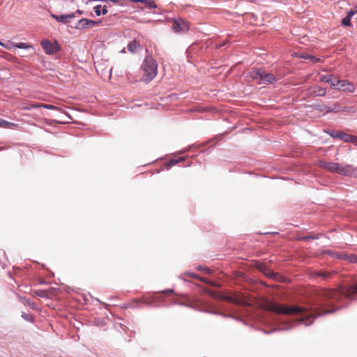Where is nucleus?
Wrapping results in <instances>:
<instances>
[{
	"label": "nucleus",
	"instance_id": "1",
	"mask_svg": "<svg viewBox=\"0 0 357 357\" xmlns=\"http://www.w3.org/2000/svg\"><path fill=\"white\" fill-rule=\"evenodd\" d=\"M259 305L264 310L274 312L277 314H295L302 312L305 309L301 307H288L279 305L268 298H263L259 301Z\"/></svg>",
	"mask_w": 357,
	"mask_h": 357
},
{
	"label": "nucleus",
	"instance_id": "2",
	"mask_svg": "<svg viewBox=\"0 0 357 357\" xmlns=\"http://www.w3.org/2000/svg\"><path fill=\"white\" fill-rule=\"evenodd\" d=\"M319 166L331 173H337L342 176L357 177V168L351 165H341L337 162L319 161Z\"/></svg>",
	"mask_w": 357,
	"mask_h": 357
},
{
	"label": "nucleus",
	"instance_id": "3",
	"mask_svg": "<svg viewBox=\"0 0 357 357\" xmlns=\"http://www.w3.org/2000/svg\"><path fill=\"white\" fill-rule=\"evenodd\" d=\"M141 68L144 72L142 79L146 83L150 82L157 75L158 63L150 56L145 57Z\"/></svg>",
	"mask_w": 357,
	"mask_h": 357
},
{
	"label": "nucleus",
	"instance_id": "4",
	"mask_svg": "<svg viewBox=\"0 0 357 357\" xmlns=\"http://www.w3.org/2000/svg\"><path fill=\"white\" fill-rule=\"evenodd\" d=\"M102 23L101 20L94 21L88 20L86 18H82L79 20L76 24L75 28L77 29H91L94 26H98Z\"/></svg>",
	"mask_w": 357,
	"mask_h": 357
},
{
	"label": "nucleus",
	"instance_id": "5",
	"mask_svg": "<svg viewBox=\"0 0 357 357\" xmlns=\"http://www.w3.org/2000/svg\"><path fill=\"white\" fill-rule=\"evenodd\" d=\"M172 29L176 33H183L189 29V24L182 19H174L172 22Z\"/></svg>",
	"mask_w": 357,
	"mask_h": 357
},
{
	"label": "nucleus",
	"instance_id": "6",
	"mask_svg": "<svg viewBox=\"0 0 357 357\" xmlns=\"http://www.w3.org/2000/svg\"><path fill=\"white\" fill-rule=\"evenodd\" d=\"M337 85L335 88L346 92H353L355 90L354 85L346 79H338L336 82Z\"/></svg>",
	"mask_w": 357,
	"mask_h": 357
},
{
	"label": "nucleus",
	"instance_id": "7",
	"mask_svg": "<svg viewBox=\"0 0 357 357\" xmlns=\"http://www.w3.org/2000/svg\"><path fill=\"white\" fill-rule=\"evenodd\" d=\"M41 46L47 54H53L59 50V46L57 43H52L49 40L41 42Z\"/></svg>",
	"mask_w": 357,
	"mask_h": 357
},
{
	"label": "nucleus",
	"instance_id": "8",
	"mask_svg": "<svg viewBox=\"0 0 357 357\" xmlns=\"http://www.w3.org/2000/svg\"><path fill=\"white\" fill-rule=\"evenodd\" d=\"M257 267L265 275L268 276L270 278L274 279L275 280H279L281 278V276L278 273H274L272 270L268 268L265 264L258 263Z\"/></svg>",
	"mask_w": 357,
	"mask_h": 357
},
{
	"label": "nucleus",
	"instance_id": "9",
	"mask_svg": "<svg viewBox=\"0 0 357 357\" xmlns=\"http://www.w3.org/2000/svg\"><path fill=\"white\" fill-rule=\"evenodd\" d=\"M51 17L56 20L57 22L63 23V24H68L71 22L72 20L75 18V14H63V15H55L53 13L50 14Z\"/></svg>",
	"mask_w": 357,
	"mask_h": 357
},
{
	"label": "nucleus",
	"instance_id": "10",
	"mask_svg": "<svg viewBox=\"0 0 357 357\" xmlns=\"http://www.w3.org/2000/svg\"><path fill=\"white\" fill-rule=\"evenodd\" d=\"M260 73H261V77L260 76L259 84H272L276 81L273 74L268 73L262 68Z\"/></svg>",
	"mask_w": 357,
	"mask_h": 357
},
{
	"label": "nucleus",
	"instance_id": "11",
	"mask_svg": "<svg viewBox=\"0 0 357 357\" xmlns=\"http://www.w3.org/2000/svg\"><path fill=\"white\" fill-rule=\"evenodd\" d=\"M307 93L311 96H324L326 94V89L319 86H313L307 89Z\"/></svg>",
	"mask_w": 357,
	"mask_h": 357
},
{
	"label": "nucleus",
	"instance_id": "12",
	"mask_svg": "<svg viewBox=\"0 0 357 357\" xmlns=\"http://www.w3.org/2000/svg\"><path fill=\"white\" fill-rule=\"evenodd\" d=\"M261 68L254 69L248 72L246 75V78L248 82L258 81L259 82L260 76L261 77V73H260Z\"/></svg>",
	"mask_w": 357,
	"mask_h": 357
},
{
	"label": "nucleus",
	"instance_id": "13",
	"mask_svg": "<svg viewBox=\"0 0 357 357\" xmlns=\"http://www.w3.org/2000/svg\"><path fill=\"white\" fill-rule=\"evenodd\" d=\"M127 48L130 52L135 54L141 50L142 49V46L139 40L135 39L128 44Z\"/></svg>",
	"mask_w": 357,
	"mask_h": 357
},
{
	"label": "nucleus",
	"instance_id": "14",
	"mask_svg": "<svg viewBox=\"0 0 357 357\" xmlns=\"http://www.w3.org/2000/svg\"><path fill=\"white\" fill-rule=\"evenodd\" d=\"M337 79L334 77L333 75H322L320 76V81L326 83H328L331 86H336L337 84H336Z\"/></svg>",
	"mask_w": 357,
	"mask_h": 357
},
{
	"label": "nucleus",
	"instance_id": "15",
	"mask_svg": "<svg viewBox=\"0 0 357 357\" xmlns=\"http://www.w3.org/2000/svg\"><path fill=\"white\" fill-rule=\"evenodd\" d=\"M93 9L97 16H100L101 14L106 15L108 13L107 5H97Z\"/></svg>",
	"mask_w": 357,
	"mask_h": 357
},
{
	"label": "nucleus",
	"instance_id": "16",
	"mask_svg": "<svg viewBox=\"0 0 357 357\" xmlns=\"http://www.w3.org/2000/svg\"><path fill=\"white\" fill-rule=\"evenodd\" d=\"M353 15H354L352 11H351V10L348 11L347 17L343 18L342 20V24L344 26H351V19Z\"/></svg>",
	"mask_w": 357,
	"mask_h": 357
},
{
	"label": "nucleus",
	"instance_id": "17",
	"mask_svg": "<svg viewBox=\"0 0 357 357\" xmlns=\"http://www.w3.org/2000/svg\"><path fill=\"white\" fill-rule=\"evenodd\" d=\"M17 126L16 123L8 122L0 118V127L4 128H13Z\"/></svg>",
	"mask_w": 357,
	"mask_h": 357
},
{
	"label": "nucleus",
	"instance_id": "18",
	"mask_svg": "<svg viewBox=\"0 0 357 357\" xmlns=\"http://www.w3.org/2000/svg\"><path fill=\"white\" fill-rule=\"evenodd\" d=\"M339 111L349 112L350 109L347 107H344L341 109V107L335 105L333 107H331L327 109V112H337Z\"/></svg>",
	"mask_w": 357,
	"mask_h": 357
},
{
	"label": "nucleus",
	"instance_id": "19",
	"mask_svg": "<svg viewBox=\"0 0 357 357\" xmlns=\"http://www.w3.org/2000/svg\"><path fill=\"white\" fill-rule=\"evenodd\" d=\"M44 107L47 109H59V108L57 107L52 105H47V104L33 105V106H32L33 108H36V107Z\"/></svg>",
	"mask_w": 357,
	"mask_h": 357
},
{
	"label": "nucleus",
	"instance_id": "20",
	"mask_svg": "<svg viewBox=\"0 0 357 357\" xmlns=\"http://www.w3.org/2000/svg\"><path fill=\"white\" fill-rule=\"evenodd\" d=\"M14 47L20 49H33V46L25 43H18L13 45Z\"/></svg>",
	"mask_w": 357,
	"mask_h": 357
},
{
	"label": "nucleus",
	"instance_id": "21",
	"mask_svg": "<svg viewBox=\"0 0 357 357\" xmlns=\"http://www.w3.org/2000/svg\"><path fill=\"white\" fill-rule=\"evenodd\" d=\"M339 139L345 142H348V141L350 139V135L340 132L339 134Z\"/></svg>",
	"mask_w": 357,
	"mask_h": 357
},
{
	"label": "nucleus",
	"instance_id": "22",
	"mask_svg": "<svg viewBox=\"0 0 357 357\" xmlns=\"http://www.w3.org/2000/svg\"><path fill=\"white\" fill-rule=\"evenodd\" d=\"M326 132L327 134H328L333 138H339V134L340 132L333 130L326 131Z\"/></svg>",
	"mask_w": 357,
	"mask_h": 357
},
{
	"label": "nucleus",
	"instance_id": "23",
	"mask_svg": "<svg viewBox=\"0 0 357 357\" xmlns=\"http://www.w3.org/2000/svg\"><path fill=\"white\" fill-rule=\"evenodd\" d=\"M319 238V236L318 235H310V236H303L301 238V240L303 241H307V240H310V239H318Z\"/></svg>",
	"mask_w": 357,
	"mask_h": 357
},
{
	"label": "nucleus",
	"instance_id": "24",
	"mask_svg": "<svg viewBox=\"0 0 357 357\" xmlns=\"http://www.w3.org/2000/svg\"><path fill=\"white\" fill-rule=\"evenodd\" d=\"M146 7L148 8H155L157 7L156 4L155 3V2L152 0H150L146 4Z\"/></svg>",
	"mask_w": 357,
	"mask_h": 357
},
{
	"label": "nucleus",
	"instance_id": "25",
	"mask_svg": "<svg viewBox=\"0 0 357 357\" xmlns=\"http://www.w3.org/2000/svg\"><path fill=\"white\" fill-rule=\"evenodd\" d=\"M22 317L24 319H25V320H26L28 321H33V319L32 316H31V315H29V314H28L26 313H22Z\"/></svg>",
	"mask_w": 357,
	"mask_h": 357
},
{
	"label": "nucleus",
	"instance_id": "26",
	"mask_svg": "<svg viewBox=\"0 0 357 357\" xmlns=\"http://www.w3.org/2000/svg\"><path fill=\"white\" fill-rule=\"evenodd\" d=\"M351 263L357 264V255H351L348 257Z\"/></svg>",
	"mask_w": 357,
	"mask_h": 357
},
{
	"label": "nucleus",
	"instance_id": "27",
	"mask_svg": "<svg viewBox=\"0 0 357 357\" xmlns=\"http://www.w3.org/2000/svg\"><path fill=\"white\" fill-rule=\"evenodd\" d=\"M49 291H35V294L39 297H46Z\"/></svg>",
	"mask_w": 357,
	"mask_h": 357
},
{
	"label": "nucleus",
	"instance_id": "28",
	"mask_svg": "<svg viewBox=\"0 0 357 357\" xmlns=\"http://www.w3.org/2000/svg\"><path fill=\"white\" fill-rule=\"evenodd\" d=\"M317 276L322 277L324 279L329 278L330 274L326 272H319L317 273Z\"/></svg>",
	"mask_w": 357,
	"mask_h": 357
},
{
	"label": "nucleus",
	"instance_id": "29",
	"mask_svg": "<svg viewBox=\"0 0 357 357\" xmlns=\"http://www.w3.org/2000/svg\"><path fill=\"white\" fill-rule=\"evenodd\" d=\"M186 275H188L193 278H197V279L202 280V282H205V280H204L203 278H198V276L196 274H195L194 273L188 272V273H186Z\"/></svg>",
	"mask_w": 357,
	"mask_h": 357
},
{
	"label": "nucleus",
	"instance_id": "30",
	"mask_svg": "<svg viewBox=\"0 0 357 357\" xmlns=\"http://www.w3.org/2000/svg\"><path fill=\"white\" fill-rule=\"evenodd\" d=\"M197 269H199L200 271H204L205 273H211L210 269L208 267H206V266H199L197 267Z\"/></svg>",
	"mask_w": 357,
	"mask_h": 357
},
{
	"label": "nucleus",
	"instance_id": "31",
	"mask_svg": "<svg viewBox=\"0 0 357 357\" xmlns=\"http://www.w3.org/2000/svg\"><path fill=\"white\" fill-rule=\"evenodd\" d=\"M0 45L3 47H4L5 48L8 49V50H10L11 47H14L13 45H14L13 43H8L6 44H3L2 43L0 42Z\"/></svg>",
	"mask_w": 357,
	"mask_h": 357
},
{
	"label": "nucleus",
	"instance_id": "32",
	"mask_svg": "<svg viewBox=\"0 0 357 357\" xmlns=\"http://www.w3.org/2000/svg\"><path fill=\"white\" fill-rule=\"evenodd\" d=\"M348 142L354 143L357 144V137L350 135V139Z\"/></svg>",
	"mask_w": 357,
	"mask_h": 357
},
{
	"label": "nucleus",
	"instance_id": "33",
	"mask_svg": "<svg viewBox=\"0 0 357 357\" xmlns=\"http://www.w3.org/2000/svg\"><path fill=\"white\" fill-rule=\"evenodd\" d=\"M209 292L211 293V295L214 297H222V296L220 295L221 291H209Z\"/></svg>",
	"mask_w": 357,
	"mask_h": 357
},
{
	"label": "nucleus",
	"instance_id": "34",
	"mask_svg": "<svg viewBox=\"0 0 357 357\" xmlns=\"http://www.w3.org/2000/svg\"><path fill=\"white\" fill-rule=\"evenodd\" d=\"M344 292H345L346 296L349 297L350 298H352L353 294H354L355 293H357V291H344Z\"/></svg>",
	"mask_w": 357,
	"mask_h": 357
},
{
	"label": "nucleus",
	"instance_id": "35",
	"mask_svg": "<svg viewBox=\"0 0 357 357\" xmlns=\"http://www.w3.org/2000/svg\"><path fill=\"white\" fill-rule=\"evenodd\" d=\"M181 160H183L182 158H181L180 160L173 159L169 162V163L171 165H174L177 164L179 161H181Z\"/></svg>",
	"mask_w": 357,
	"mask_h": 357
},
{
	"label": "nucleus",
	"instance_id": "36",
	"mask_svg": "<svg viewBox=\"0 0 357 357\" xmlns=\"http://www.w3.org/2000/svg\"><path fill=\"white\" fill-rule=\"evenodd\" d=\"M82 13H83V11L80 10H77L75 12L72 13V14H75V18L79 17Z\"/></svg>",
	"mask_w": 357,
	"mask_h": 357
},
{
	"label": "nucleus",
	"instance_id": "37",
	"mask_svg": "<svg viewBox=\"0 0 357 357\" xmlns=\"http://www.w3.org/2000/svg\"><path fill=\"white\" fill-rule=\"evenodd\" d=\"M310 59L313 62V63H317V62H319L321 61L320 59H318V58H316L314 56H310Z\"/></svg>",
	"mask_w": 357,
	"mask_h": 357
},
{
	"label": "nucleus",
	"instance_id": "38",
	"mask_svg": "<svg viewBox=\"0 0 357 357\" xmlns=\"http://www.w3.org/2000/svg\"><path fill=\"white\" fill-rule=\"evenodd\" d=\"M228 43H229V42H228V40H225L224 42H222V43H220V44L217 45V47H218V48H220V47H223V46L226 45Z\"/></svg>",
	"mask_w": 357,
	"mask_h": 357
},
{
	"label": "nucleus",
	"instance_id": "39",
	"mask_svg": "<svg viewBox=\"0 0 357 357\" xmlns=\"http://www.w3.org/2000/svg\"><path fill=\"white\" fill-rule=\"evenodd\" d=\"M354 13V15L357 13V5L352 8L351 10Z\"/></svg>",
	"mask_w": 357,
	"mask_h": 357
},
{
	"label": "nucleus",
	"instance_id": "40",
	"mask_svg": "<svg viewBox=\"0 0 357 357\" xmlns=\"http://www.w3.org/2000/svg\"><path fill=\"white\" fill-rule=\"evenodd\" d=\"M150 0H137V2L146 4Z\"/></svg>",
	"mask_w": 357,
	"mask_h": 357
},
{
	"label": "nucleus",
	"instance_id": "41",
	"mask_svg": "<svg viewBox=\"0 0 357 357\" xmlns=\"http://www.w3.org/2000/svg\"><path fill=\"white\" fill-rule=\"evenodd\" d=\"M301 58H304V59H310V56H308V55H304V54H302L300 56Z\"/></svg>",
	"mask_w": 357,
	"mask_h": 357
},
{
	"label": "nucleus",
	"instance_id": "42",
	"mask_svg": "<svg viewBox=\"0 0 357 357\" xmlns=\"http://www.w3.org/2000/svg\"><path fill=\"white\" fill-rule=\"evenodd\" d=\"M224 298H225V299H227V300H229V301H233V300H232L230 297L225 296Z\"/></svg>",
	"mask_w": 357,
	"mask_h": 357
},
{
	"label": "nucleus",
	"instance_id": "43",
	"mask_svg": "<svg viewBox=\"0 0 357 357\" xmlns=\"http://www.w3.org/2000/svg\"><path fill=\"white\" fill-rule=\"evenodd\" d=\"M104 5H107V8L108 7H110V6H111V5H110V3H105V4H104Z\"/></svg>",
	"mask_w": 357,
	"mask_h": 357
},
{
	"label": "nucleus",
	"instance_id": "44",
	"mask_svg": "<svg viewBox=\"0 0 357 357\" xmlns=\"http://www.w3.org/2000/svg\"><path fill=\"white\" fill-rule=\"evenodd\" d=\"M48 290L53 291V290H56V289H55V288H53V287H50Z\"/></svg>",
	"mask_w": 357,
	"mask_h": 357
},
{
	"label": "nucleus",
	"instance_id": "45",
	"mask_svg": "<svg viewBox=\"0 0 357 357\" xmlns=\"http://www.w3.org/2000/svg\"><path fill=\"white\" fill-rule=\"evenodd\" d=\"M352 290H357V284L354 287Z\"/></svg>",
	"mask_w": 357,
	"mask_h": 357
},
{
	"label": "nucleus",
	"instance_id": "46",
	"mask_svg": "<svg viewBox=\"0 0 357 357\" xmlns=\"http://www.w3.org/2000/svg\"><path fill=\"white\" fill-rule=\"evenodd\" d=\"M202 290L205 291V290H207V289H205L204 287H202Z\"/></svg>",
	"mask_w": 357,
	"mask_h": 357
},
{
	"label": "nucleus",
	"instance_id": "47",
	"mask_svg": "<svg viewBox=\"0 0 357 357\" xmlns=\"http://www.w3.org/2000/svg\"><path fill=\"white\" fill-rule=\"evenodd\" d=\"M165 292L167 294H169V293H172L173 291H165Z\"/></svg>",
	"mask_w": 357,
	"mask_h": 357
},
{
	"label": "nucleus",
	"instance_id": "48",
	"mask_svg": "<svg viewBox=\"0 0 357 357\" xmlns=\"http://www.w3.org/2000/svg\"><path fill=\"white\" fill-rule=\"evenodd\" d=\"M131 1H133V2H137V0H130Z\"/></svg>",
	"mask_w": 357,
	"mask_h": 357
},
{
	"label": "nucleus",
	"instance_id": "49",
	"mask_svg": "<svg viewBox=\"0 0 357 357\" xmlns=\"http://www.w3.org/2000/svg\"><path fill=\"white\" fill-rule=\"evenodd\" d=\"M3 147H0V151L3 150Z\"/></svg>",
	"mask_w": 357,
	"mask_h": 357
},
{
	"label": "nucleus",
	"instance_id": "50",
	"mask_svg": "<svg viewBox=\"0 0 357 357\" xmlns=\"http://www.w3.org/2000/svg\"><path fill=\"white\" fill-rule=\"evenodd\" d=\"M329 290L333 291V290H335V289H330Z\"/></svg>",
	"mask_w": 357,
	"mask_h": 357
}]
</instances>
